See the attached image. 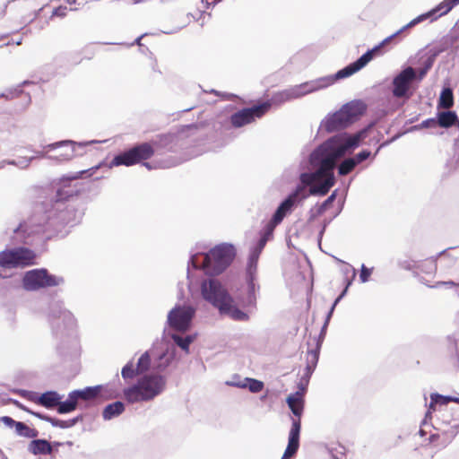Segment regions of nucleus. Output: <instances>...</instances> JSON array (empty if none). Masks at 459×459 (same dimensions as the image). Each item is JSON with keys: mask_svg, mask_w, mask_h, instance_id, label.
<instances>
[{"mask_svg": "<svg viewBox=\"0 0 459 459\" xmlns=\"http://www.w3.org/2000/svg\"><path fill=\"white\" fill-rule=\"evenodd\" d=\"M306 388L301 387L300 390L297 391L295 394H290L287 398V403L291 410L292 413L297 417V419H292V425L289 434V442L285 453L282 455L281 459H290L293 456L299 445V432H300V420L299 417L303 412L304 401L303 395Z\"/></svg>", "mask_w": 459, "mask_h": 459, "instance_id": "obj_6", "label": "nucleus"}, {"mask_svg": "<svg viewBox=\"0 0 459 459\" xmlns=\"http://www.w3.org/2000/svg\"><path fill=\"white\" fill-rule=\"evenodd\" d=\"M195 338V335H186L185 337L179 336L178 334L172 335V339L175 343L186 353L189 352V345L194 342Z\"/></svg>", "mask_w": 459, "mask_h": 459, "instance_id": "obj_24", "label": "nucleus"}, {"mask_svg": "<svg viewBox=\"0 0 459 459\" xmlns=\"http://www.w3.org/2000/svg\"><path fill=\"white\" fill-rule=\"evenodd\" d=\"M446 283H447V284H454V282H453V281H449V282H446Z\"/></svg>", "mask_w": 459, "mask_h": 459, "instance_id": "obj_50", "label": "nucleus"}, {"mask_svg": "<svg viewBox=\"0 0 459 459\" xmlns=\"http://www.w3.org/2000/svg\"><path fill=\"white\" fill-rule=\"evenodd\" d=\"M94 143H97L96 141H90V142H74L71 140H65V141H60L54 143L48 144L44 147V149H47L48 152L54 151L58 148H64V150L54 156H48L49 159H55L59 161H65L73 159L76 153H75V147H85L87 145L92 144Z\"/></svg>", "mask_w": 459, "mask_h": 459, "instance_id": "obj_14", "label": "nucleus"}, {"mask_svg": "<svg viewBox=\"0 0 459 459\" xmlns=\"http://www.w3.org/2000/svg\"><path fill=\"white\" fill-rule=\"evenodd\" d=\"M35 254L27 248L8 249L0 252V266L13 268L33 264Z\"/></svg>", "mask_w": 459, "mask_h": 459, "instance_id": "obj_10", "label": "nucleus"}, {"mask_svg": "<svg viewBox=\"0 0 459 459\" xmlns=\"http://www.w3.org/2000/svg\"><path fill=\"white\" fill-rule=\"evenodd\" d=\"M373 133V126L369 125L354 134H337L325 142L311 153L309 163L311 169L315 171L301 173L300 181L303 186H299L293 194L281 203L272 221L268 223L264 236L250 249L246 268L245 284L238 295V299L245 310L236 307L228 290L215 279H208L202 282L201 291L203 298L217 307L221 315L228 316L236 321H247L249 314L255 308L260 290L257 280V261L275 226L290 212L292 207L298 202L299 194L306 186H310V195H325L335 183L333 169L336 160L356 149Z\"/></svg>", "mask_w": 459, "mask_h": 459, "instance_id": "obj_1", "label": "nucleus"}, {"mask_svg": "<svg viewBox=\"0 0 459 459\" xmlns=\"http://www.w3.org/2000/svg\"><path fill=\"white\" fill-rule=\"evenodd\" d=\"M65 10L66 7H58L54 10L53 15L54 16H65Z\"/></svg>", "mask_w": 459, "mask_h": 459, "instance_id": "obj_38", "label": "nucleus"}, {"mask_svg": "<svg viewBox=\"0 0 459 459\" xmlns=\"http://www.w3.org/2000/svg\"><path fill=\"white\" fill-rule=\"evenodd\" d=\"M58 218H60L63 221L65 220V214L63 212L58 215Z\"/></svg>", "mask_w": 459, "mask_h": 459, "instance_id": "obj_47", "label": "nucleus"}, {"mask_svg": "<svg viewBox=\"0 0 459 459\" xmlns=\"http://www.w3.org/2000/svg\"><path fill=\"white\" fill-rule=\"evenodd\" d=\"M370 156V152L368 151H362L359 153H358L355 157H353V160L355 161L356 165L359 164L363 160H367Z\"/></svg>", "mask_w": 459, "mask_h": 459, "instance_id": "obj_35", "label": "nucleus"}, {"mask_svg": "<svg viewBox=\"0 0 459 459\" xmlns=\"http://www.w3.org/2000/svg\"><path fill=\"white\" fill-rule=\"evenodd\" d=\"M245 381L247 383L246 388H247L251 393H259L264 388V383L260 380L246 377Z\"/></svg>", "mask_w": 459, "mask_h": 459, "instance_id": "obj_27", "label": "nucleus"}, {"mask_svg": "<svg viewBox=\"0 0 459 459\" xmlns=\"http://www.w3.org/2000/svg\"><path fill=\"white\" fill-rule=\"evenodd\" d=\"M100 388L101 386L97 385L93 387H86L82 390H75L72 393L79 403V401H91L97 397L100 394Z\"/></svg>", "mask_w": 459, "mask_h": 459, "instance_id": "obj_18", "label": "nucleus"}, {"mask_svg": "<svg viewBox=\"0 0 459 459\" xmlns=\"http://www.w3.org/2000/svg\"><path fill=\"white\" fill-rule=\"evenodd\" d=\"M173 353L168 351L156 355L153 351L144 352L138 359L136 367L133 361H128L122 368L121 375L124 379L133 378L135 375L143 374L149 368L164 370L172 361Z\"/></svg>", "mask_w": 459, "mask_h": 459, "instance_id": "obj_5", "label": "nucleus"}, {"mask_svg": "<svg viewBox=\"0 0 459 459\" xmlns=\"http://www.w3.org/2000/svg\"><path fill=\"white\" fill-rule=\"evenodd\" d=\"M29 451L33 455H48L51 453L52 448L47 440L37 439L30 442Z\"/></svg>", "mask_w": 459, "mask_h": 459, "instance_id": "obj_20", "label": "nucleus"}, {"mask_svg": "<svg viewBox=\"0 0 459 459\" xmlns=\"http://www.w3.org/2000/svg\"><path fill=\"white\" fill-rule=\"evenodd\" d=\"M416 78L417 74L412 67L403 69L393 79V95L399 99H410L413 94L412 84Z\"/></svg>", "mask_w": 459, "mask_h": 459, "instance_id": "obj_9", "label": "nucleus"}, {"mask_svg": "<svg viewBox=\"0 0 459 459\" xmlns=\"http://www.w3.org/2000/svg\"><path fill=\"white\" fill-rule=\"evenodd\" d=\"M307 366L306 368V370L307 372V377L310 376L312 370L316 367L317 360H318V353L316 351H309L307 352Z\"/></svg>", "mask_w": 459, "mask_h": 459, "instance_id": "obj_29", "label": "nucleus"}, {"mask_svg": "<svg viewBox=\"0 0 459 459\" xmlns=\"http://www.w3.org/2000/svg\"><path fill=\"white\" fill-rule=\"evenodd\" d=\"M60 316H63L64 320H66L69 324L73 322V316L72 315L67 312V311H62L60 312Z\"/></svg>", "mask_w": 459, "mask_h": 459, "instance_id": "obj_39", "label": "nucleus"}, {"mask_svg": "<svg viewBox=\"0 0 459 459\" xmlns=\"http://www.w3.org/2000/svg\"><path fill=\"white\" fill-rule=\"evenodd\" d=\"M144 166H146L149 169H151L149 163H144Z\"/></svg>", "mask_w": 459, "mask_h": 459, "instance_id": "obj_49", "label": "nucleus"}, {"mask_svg": "<svg viewBox=\"0 0 459 459\" xmlns=\"http://www.w3.org/2000/svg\"><path fill=\"white\" fill-rule=\"evenodd\" d=\"M0 422L4 423L5 426L9 428H13L15 426L17 421L13 420L11 417L4 416L0 418Z\"/></svg>", "mask_w": 459, "mask_h": 459, "instance_id": "obj_36", "label": "nucleus"}, {"mask_svg": "<svg viewBox=\"0 0 459 459\" xmlns=\"http://www.w3.org/2000/svg\"><path fill=\"white\" fill-rule=\"evenodd\" d=\"M45 231V227L40 224H35V219H32L30 223L21 224L18 229L13 230L14 239L16 243H32L30 236L33 234H39Z\"/></svg>", "mask_w": 459, "mask_h": 459, "instance_id": "obj_16", "label": "nucleus"}, {"mask_svg": "<svg viewBox=\"0 0 459 459\" xmlns=\"http://www.w3.org/2000/svg\"><path fill=\"white\" fill-rule=\"evenodd\" d=\"M48 152L46 150V152H37L36 154L37 156L36 157H46V154L48 153Z\"/></svg>", "mask_w": 459, "mask_h": 459, "instance_id": "obj_43", "label": "nucleus"}, {"mask_svg": "<svg viewBox=\"0 0 459 459\" xmlns=\"http://www.w3.org/2000/svg\"><path fill=\"white\" fill-rule=\"evenodd\" d=\"M140 40H141V38H138V39H136V43H137L138 45H140Z\"/></svg>", "mask_w": 459, "mask_h": 459, "instance_id": "obj_48", "label": "nucleus"}, {"mask_svg": "<svg viewBox=\"0 0 459 459\" xmlns=\"http://www.w3.org/2000/svg\"><path fill=\"white\" fill-rule=\"evenodd\" d=\"M455 152L459 154V140L455 142Z\"/></svg>", "mask_w": 459, "mask_h": 459, "instance_id": "obj_45", "label": "nucleus"}, {"mask_svg": "<svg viewBox=\"0 0 459 459\" xmlns=\"http://www.w3.org/2000/svg\"><path fill=\"white\" fill-rule=\"evenodd\" d=\"M78 403L74 396L73 393L71 392L68 395V398L65 402L59 401V403L57 404V411L59 413H68L75 410Z\"/></svg>", "mask_w": 459, "mask_h": 459, "instance_id": "obj_22", "label": "nucleus"}, {"mask_svg": "<svg viewBox=\"0 0 459 459\" xmlns=\"http://www.w3.org/2000/svg\"><path fill=\"white\" fill-rule=\"evenodd\" d=\"M336 197V191L333 192L332 195L320 205L318 212L323 213L329 205L334 201Z\"/></svg>", "mask_w": 459, "mask_h": 459, "instance_id": "obj_32", "label": "nucleus"}, {"mask_svg": "<svg viewBox=\"0 0 459 459\" xmlns=\"http://www.w3.org/2000/svg\"><path fill=\"white\" fill-rule=\"evenodd\" d=\"M430 124L436 125L437 122L435 120H426V121L422 122L421 126L423 127H428V126H429Z\"/></svg>", "mask_w": 459, "mask_h": 459, "instance_id": "obj_42", "label": "nucleus"}, {"mask_svg": "<svg viewBox=\"0 0 459 459\" xmlns=\"http://www.w3.org/2000/svg\"><path fill=\"white\" fill-rule=\"evenodd\" d=\"M346 272L351 273V278L353 279L356 276V271L354 268H352L351 265L346 264Z\"/></svg>", "mask_w": 459, "mask_h": 459, "instance_id": "obj_40", "label": "nucleus"}, {"mask_svg": "<svg viewBox=\"0 0 459 459\" xmlns=\"http://www.w3.org/2000/svg\"><path fill=\"white\" fill-rule=\"evenodd\" d=\"M195 313L191 306H177L169 313L168 323L172 329L186 332L191 325Z\"/></svg>", "mask_w": 459, "mask_h": 459, "instance_id": "obj_12", "label": "nucleus"}, {"mask_svg": "<svg viewBox=\"0 0 459 459\" xmlns=\"http://www.w3.org/2000/svg\"><path fill=\"white\" fill-rule=\"evenodd\" d=\"M356 163L355 161L353 160L352 158H349V159H346L344 160L341 165L339 166V174L340 175H347L348 173H350L355 167H356Z\"/></svg>", "mask_w": 459, "mask_h": 459, "instance_id": "obj_30", "label": "nucleus"}, {"mask_svg": "<svg viewBox=\"0 0 459 459\" xmlns=\"http://www.w3.org/2000/svg\"><path fill=\"white\" fill-rule=\"evenodd\" d=\"M270 106V102H264L251 108H244L231 117V123L236 127L249 124L255 117H261L269 109Z\"/></svg>", "mask_w": 459, "mask_h": 459, "instance_id": "obj_15", "label": "nucleus"}, {"mask_svg": "<svg viewBox=\"0 0 459 459\" xmlns=\"http://www.w3.org/2000/svg\"><path fill=\"white\" fill-rule=\"evenodd\" d=\"M425 75V71H421L420 74V77H419V80H421Z\"/></svg>", "mask_w": 459, "mask_h": 459, "instance_id": "obj_46", "label": "nucleus"}, {"mask_svg": "<svg viewBox=\"0 0 459 459\" xmlns=\"http://www.w3.org/2000/svg\"><path fill=\"white\" fill-rule=\"evenodd\" d=\"M190 272L188 271V279H190ZM193 289H194V283L192 281V280H189V290L190 291H193Z\"/></svg>", "mask_w": 459, "mask_h": 459, "instance_id": "obj_44", "label": "nucleus"}, {"mask_svg": "<svg viewBox=\"0 0 459 459\" xmlns=\"http://www.w3.org/2000/svg\"><path fill=\"white\" fill-rule=\"evenodd\" d=\"M453 92L449 88L444 89L439 99V105L444 108H449L453 106Z\"/></svg>", "mask_w": 459, "mask_h": 459, "instance_id": "obj_25", "label": "nucleus"}, {"mask_svg": "<svg viewBox=\"0 0 459 459\" xmlns=\"http://www.w3.org/2000/svg\"><path fill=\"white\" fill-rule=\"evenodd\" d=\"M34 158L35 157H30V158L23 157V158L18 159L17 160H9V161L3 160L0 162V169L4 168V166L6 163L18 166L21 169H26L30 166V162L33 160Z\"/></svg>", "mask_w": 459, "mask_h": 459, "instance_id": "obj_26", "label": "nucleus"}, {"mask_svg": "<svg viewBox=\"0 0 459 459\" xmlns=\"http://www.w3.org/2000/svg\"><path fill=\"white\" fill-rule=\"evenodd\" d=\"M351 284V281H349L347 282V285H346V288L344 289V290L342 292V294L335 299L332 308H331V311H330V314L329 316L332 314L333 310L334 309V307L336 306V304L343 298V296L346 294V291H347V289L348 287Z\"/></svg>", "mask_w": 459, "mask_h": 459, "instance_id": "obj_37", "label": "nucleus"}, {"mask_svg": "<svg viewBox=\"0 0 459 459\" xmlns=\"http://www.w3.org/2000/svg\"><path fill=\"white\" fill-rule=\"evenodd\" d=\"M366 106L360 100L343 105L340 110L328 116L322 123L326 131L332 132L348 126L355 122L365 111Z\"/></svg>", "mask_w": 459, "mask_h": 459, "instance_id": "obj_7", "label": "nucleus"}, {"mask_svg": "<svg viewBox=\"0 0 459 459\" xmlns=\"http://www.w3.org/2000/svg\"><path fill=\"white\" fill-rule=\"evenodd\" d=\"M438 125L442 127H449L454 124H457L459 126V122L457 121V116L455 112L446 111L441 112L438 115Z\"/></svg>", "mask_w": 459, "mask_h": 459, "instance_id": "obj_23", "label": "nucleus"}, {"mask_svg": "<svg viewBox=\"0 0 459 459\" xmlns=\"http://www.w3.org/2000/svg\"><path fill=\"white\" fill-rule=\"evenodd\" d=\"M372 270H373V268H367L364 264H362L361 272H360V275H359V279H360L361 282H366L368 281L369 276L372 273Z\"/></svg>", "mask_w": 459, "mask_h": 459, "instance_id": "obj_34", "label": "nucleus"}, {"mask_svg": "<svg viewBox=\"0 0 459 459\" xmlns=\"http://www.w3.org/2000/svg\"><path fill=\"white\" fill-rule=\"evenodd\" d=\"M235 248L230 244H221L208 253H195L190 263L195 269L204 270L207 274H218L231 263Z\"/></svg>", "mask_w": 459, "mask_h": 459, "instance_id": "obj_4", "label": "nucleus"}, {"mask_svg": "<svg viewBox=\"0 0 459 459\" xmlns=\"http://www.w3.org/2000/svg\"><path fill=\"white\" fill-rule=\"evenodd\" d=\"M15 404L21 408L22 410L23 411H26L48 422H49L52 426L54 427H58V428H61V429H68V428H71L73 426H74L78 420L77 418L75 419H72V420H58V419H55V418H51V417H48V416H42L41 414L39 413H37V412H33V411H30V410H28L27 408H25L22 404H21L19 402H15Z\"/></svg>", "mask_w": 459, "mask_h": 459, "instance_id": "obj_17", "label": "nucleus"}, {"mask_svg": "<svg viewBox=\"0 0 459 459\" xmlns=\"http://www.w3.org/2000/svg\"><path fill=\"white\" fill-rule=\"evenodd\" d=\"M459 4V0H444L439 4H437L435 8L432 10L422 13L413 20H411L409 23L402 27L398 31H396L394 34L398 36L400 33L405 31L408 29H411L417 24L426 21L430 20L431 22L436 21L438 17L446 14L449 11L452 10L454 6Z\"/></svg>", "mask_w": 459, "mask_h": 459, "instance_id": "obj_13", "label": "nucleus"}, {"mask_svg": "<svg viewBox=\"0 0 459 459\" xmlns=\"http://www.w3.org/2000/svg\"><path fill=\"white\" fill-rule=\"evenodd\" d=\"M441 402L442 403H446L447 402H455L459 403V397L456 396H442L438 394L431 395V403L430 407H432L434 403Z\"/></svg>", "mask_w": 459, "mask_h": 459, "instance_id": "obj_31", "label": "nucleus"}, {"mask_svg": "<svg viewBox=\"0 0 459 459\" xmlns=\"http://www.w3.org/2000/svg\"><path fill=\"white\" fill-rule=\"evenodd\" d=\"M227 385L230 386H236L238 388H246L247 383L245 381V378L240 379L238 377H234L232 380L227 382Z\"/></svg>", "mask_w": 459, "mask_h": 459, "instance_id": "obj_33", "label": "nucleus"}, {"mask_svg": "<svg viewBox=\"0 0 459 459\" xmlns=\"http://www.w3.org/2000/svg\"><path fill=\"white\" fill-rule=\"evenodd\" d=\"M64 282L62 277L49 274L45 269L31 270L23 277V287L28 290H35L43 287L57 286Z\"/></svg>", "mask_w": 459, "mask_h": 459, "instance_id": "obj_8", "label": "nucleus"}, {"mask_svg": "<svg viewBox=\"0 0 459 459\" xmlns=\"http://www.w3.org/2000/svg\"><path fill=\"white\" fill-rule=\"evenodd\" d=\"M167 385V379L158 373H147L123 390V397L127 403L151 402L160 395Z\"/></svg>", "mask_w": 459, "mask_h": 459, "instance_id": "obj_3", "label": "nucleus"}, {"mask_svg": "<svg viewBox=\"0 0 459 459\" xmlns=\"http://www.w3.org/2000/svg\"><path fill=\"white\" fill-rule=\"evenodd\" d=\"M396 37V34H393L387 38H385L381 43L373 48L372 49L367 51L364 55H362L356 62L349 65L345 68L338 71L333 76L329 75L325 77H321L310 82H307L299 85H295L287 90H284L279 93H277L273 101L275 103H282L285 101H289L294 99L301 98L307 94L312 93L314 91L327 88L332 85L336 80L343 79L349 77L355 74L356 72L362 69L366 66L375 56L380 54V49L389 43L393 39Z\"/></svg>", "mask_w": 459, "mask_h": 459, "instance_id": "obj_2", "label": "nucleus"}, {"mask_svg": "<svg viewBox=\"0 0 459 459\" xmlns=\"http://www.w3.org/2000/svg\"><path fill=\"white\" fill-rule=\"evenodd\" d=\"M15 432L22 437H32L35 436L34 430L30 429L22 422L17 421L15 424Z\"/></svg>", "mask_w": 459, "mask_h": 459, "instance_id": "obj_28", "label": "nucleus"}, {"mask_svg": "<svg viewBox=\"0 0 459 459\" xmlns=\"http://www.w3.org/2000/svg\"><path fill=\"white\" fill-rule=\"evenodd\" d=\"M62 398L56 392H46L38 398V403L47 408H53L59 403Z\"/></svg>", "mask_w": 459, "mask_h": 459, "instance_id": "obj_19", "label": "nucleus"}, {"mask_svg": "<svg viewBox=\"0 0 459 459\" xmlns=\"http://www.w3.org/2000/svg\"><path fill=\"white\" fill-rule=\"evenodd\" d=\"M70 195H72V192H70V193L66 192L65 196L63 195V194L60 190H58V192H57V197H58V200H60V201L64 200L65 198H66L67 196H70Z\"/></svg>", "mask_w": 459, "mask_h": 459, "instance_id": "obj_41", "label": "nucleus"}, {"mask_svg": "<svg viewBox=\"0 0 459 459\" xmlns=\"http://www.w3.org/2000/svg\"><path fill=\"white\" fill-rule=\"evenodd\" d=\"M125 410V405L122 402H115L105 407L103 411V418L106 420H111L114 417L120 415Z\"/></svg>", "mask_w": 459, "mask_h": 459, "instance_id": "obj_21", "label": "nucleus"}, {"mask_svg": "<svg viewBox=\"0 0 459 459\" xmlns=\"http://www.w3.org/2000/svg\"><path fill=\"white\" fill-rule=\"evenodd\" d=\"M153 153V150L152 146L148 143H143L139 146H136L127 152H125L119 155H117L108 167L111 169L113 167H117L121 165L125 166H132L135 163H138L142 160H146L150 158Z\"/></svg>", "mask_w": 459, "mask_h": 459, "instance_id": "obj_11", "label": "nucleus"}]
</instances>
